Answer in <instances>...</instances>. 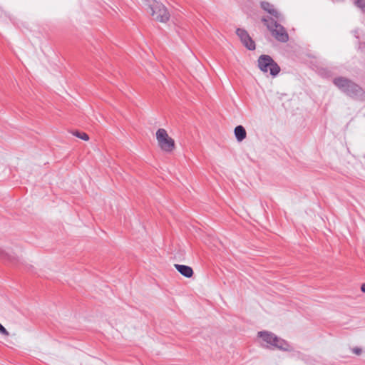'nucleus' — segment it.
Instances as JSON below:
<instances>
[{
	"instance_id": "11",
	"label": "nucleus",
	"mask_w": 365,
	"mask_h": 365,
	"mask_svg": "<svg viewBox=\"0 0 365 365\" xmlns=\"http://www.w3.org/2000/svg\"><path fill=\"white\" fill-rule=\"evenodd\" d=\"M235 137H236L237 140L239 142H241L244 139H245L246 135H247V133H246V130H245V128L243 126L237 125L235 128Z\"/></svg>"
},
{
	"instance_id": "4",
	"label": "nucleus",
	"mask_w": 365,
	"mask_h": 365,
	"mask_svg": "<svg viewBox=\"0 0 365 365\" xmlns=\"http://www.w3.org/2000/svg\"><path fill=\"white\" fill-rule=\"evenodd\" d=\"M258 336L267 344L283 351H291L292 346L284 339L269 331H259Z\"/></svg>"
},
{
	"instance_id": "9",
	"label": "nucleus",
	"mask_w": 365,
	"mask_h": 365,
	"mask_svg": "<svg viewBox=\"0 0 365 365\" xmlns=\"http://www.w3.org/2000/svg\"><path fill=\"white\" fill-rule=\"evenodd\" d=\"M0 258L5 261L10 262H15L17 261V257L15 256L11 251L0 250Z\"/></svg>"
},
{
	"instance_id": "2",
	"label": "nucleus",
	"mask_w": 365,
	"mask_h": 365,
	"mask_svg": "<svg viewBox=\"0 0 365 365\" xmlns=\"http://www.w3.org/2000/svg\"><path fill=\"white\" fill-rule=\"evenodd\" d=\"M334 83L351 97L360 98L364 94V90L359 86L346 78H336L334 80Z\"/></svg>"
},
{
	"instance_id": "5",
	"label": "nucleus",
	"mask_w": 365,
	"mask_h": 365,
	"mask_svg": "<svg viewBox=\"0 0 365 365\" xmlns=\"http://www.w3.org/2000/svg\"><path fill=\"white\" fill-rule=\"evenodd\" d=\"M262 21L266 24L267 29L272 33V36L277 41L283 43L287 42L288 41V34L282 26L278 24L276 21L273 20L262 19Z\"/></svg>"
},
{
	"instance_id": "3",
	"label": "nucleus",
	"mask_w": 365,
	"mask_h": 365,
	"mask_svg": "<svg viewBox=\"0 0 365 365\" xmlns=\"http://www.w3.org/2000/svg\"><path fill=\"white\" fill-rule=\"evenodd\" d=\"M157 145L165 153H172L175 150V140L170 136L165 128H158L155 133Z\"/></svg>"
},
{
	"instance_id": "16",
	"label": "nucleus",
	"mask_w": 365,
	"mask_h": 365,
	"mask_svg": "<svg viewBox=\"0 0 365 365\" xmlns=\"http://www.w3.org/2000/svg\"><path fill=\"white\" fill-rule=\"evenodd\" d=\"M361 290L365 293V283L361 284Z\"/></svg>"
},
{
	"instance_id": "6",
	"label": "nucleus",
	"mask_w": 365,
	"mask_h": 365,
	"mask_svg": "<svg viewBox=\"0 0 365 365\" xmlns=\"http://www.w3.org/2000/svg\"><path fill=\"white\" fill-rule=\"evenodd\" d=\"M258 66L263 72L269 71L272 76L279 73L280 68L273 59L267 55H262L258 59Z\"/></svg>"
},
{
	"instance_id": "14",
	"label": "nucleus",
	"mask_w": 365,
	"mask_h": 365,
	"mask_svg": "<svg viewBox=\"0 0 365 365\" xmlns=\"http://www.w3.org/2000/svg\"><path fill=\"white\" fill-rule=\"evenodd\" d=\"M0 334L4 336H9L10 335L7 329L0 323Z\"/></svg>"
},
{
	"instance_id": "15",
	"label": "nucleus",
	"mask_w": 365,
	"mask_h": 365,
	"mask_svg": "<svg viewBox=\"0 0 365 365\" xmlns=\"http://www.w3.org/2000/svg\"><path fill=\"white\" fill-rule=\"evenodd\" d=\"M351 351L356 355H361L362 353V349L360 347H354L351 349Z\"/></svg>"
},
{
	"instance_id": "12",
	"label": "nucleus",
	"mask_w": 365,
	"mask_h": 365,
	"mask_svg": "<svg viewBox=\"0 0 365 365\" xmlns=\"http://www.w3.org/2000/svg\"><path fill=\"white\" fill-rule=\"evenodd\" d=\"M73 134L77 138H81L83 140L88 141L89 140V136L86 133L76 131L73 133Z\"/></svg>"
},
{
	"instance_id": "10",
	"label": "nucleus",
	"mask_w": 365,
	"mask_h": 365,
	"mask_svg": "<svg viewBox=\"0 0 365 365\" xmlns=\"http://www.w3.org/2000/svg\"><path fill=\"white\" fill-rule=\"evenodd\" d=\"M261 7L264 11H266L269 14H272L274 17H276V18H279V12L274 8V6L272 5L271 4H269V2L262 1L261 3Z\"/></svg>"
},
{
	"instance_id": "8",
	"label": "nucleus",
	"mask_w": 365,
	"mask_h": 365,
	"mask_svg": "<svg viewBox=\"0 0 365 365\" xmlns=\"http://www.w3.org/2000/svg\"><path fill=\"white\" fill-rule=\"evenodd\" d=\"M174 267L182 276L187 278H190L193 275V270L190 266L175 264Z\"/></svg>"
},
{
	"instance_id": "1",
	"label": "nucleus",
	"mask_w": 365,
	"mask_h": 365,
	"mask_svg": "<svg viewBox=\"0 0 365 365\" xmlns=\"http://www.w3.org/2000/svg\"><path fill=\"white\" fill-rule=\"evenodd\" d=\"M146 11L157 21L167 22L170 19V14L167 8L156 0H142Z\"/></svg>"
},
{
	"instance_id": "7",
	"label": "nucleus",
	"mask_w": 365,
	"mask_h": 365,
	"mask_svg": "<svg viewBox=\"0 0 365 365\" xmlns=\"http://www.w3.org/2000/svg\"><path fill=\"white\" fill-rule=\"evenodd\" d=\"M237 35L241 40L243 45L249 50H254L255 48V42L252 40L249 34L245 30L238 29H237Z\"/></svg>"
},
{
	"instance_id": "13",
	"label": "nucleus",
	"mask_w": 365,
	"mask_h": 365,
	"mask_svg": "<svg viewBox=\"0 0 365 365\" xmlns=\"http://www.w3.org/2000/svg\"><path fill=\"white\" fill-rule=\"evenodd\" d=\"M354 4L359 8L363 12L365 13V1L364 0H356L354 1Z\"/></svg>"
}]
</instances>
